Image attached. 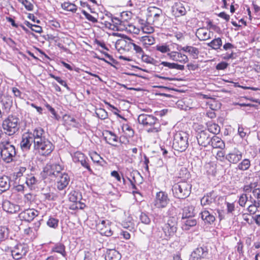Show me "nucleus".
<instances>
[{"label": "nucleus", "mask_w": 260, "mask_h": 260, "mask_svg": "<svg viewBox=\"0 0 260 260\" xmlns=\"http://www.w3.org/2000/svg\"><path fill=\"white\" fill-rule=\"evenodd\" d=\"M73 160L76 163H80L82 167L86 168L89 172H92V170L88 162V158L82 152H76L73 156Z\"/></svg>", "instance_id": "11"}, {"label": "nucleus", "mask_w": 260, "mask_h": 260, "mask_svg": "<svg viewBox=\"0 0 260 260\" xmlns=\"http://www.w3.org/2000/svg\"><path fill=\"white\" fill-rule=\"evenodd\" d=\"M37 215V214H35V212H20L18 217L21 220L30 222Z\"/></svg>", "instance_id": "27"}, {"label": "nucleus", "mask_w": 260, "mask_h": 260, "mask_svg": "<svg viewBox=\"0 0 260 260\" xmlns=\"http://www.w3.org/2000/svg\"><path fill=\"white\" fill-rule=\"evenodd\" d=\"M90 157L94 162L97 163L98 164H101V160L103 159L100 155L96 152H93L91 153Z\"/></svg>", "instance_id": "50"}, {"label": "nucleus", "mask_w": 260, "mask_h": 260, "mask_svg": "<svg viewBox=\"0 0 260 260\" xmlns=\"http://www.w3.org/2000/svg\"><path fill=\"white\" fill-rule=\"evenodd\" d=\"M9 230L6 226H0V242L6 239L8 237Z\"/></svg>", "instance_id": "40"}, {"label": "nucleus", "mask_w": 260, "mask_h": 260, "mask_svg": "<svg viewBox=\"0 0 260 260\" xmlns=\"http://www.w3.org/2000/svg\"><path fill=\"white\" fill-rule=\"evenodd\" d=\"M121 225L123 228L129 230V231H131V229L133 228V223L130 221H128V222L122 221Z\"/></svg>", "instance_id": "61"}, {"label": "nucleus", "mask_w": 260, "mask_h": 260, "mask_svg": "<svg viewBox=\"0 0 260 260\" xmlns=\"http://www.w3.org/2000/svg\"><path fill=\"white\" fill-rule=\"evenodd\" d=\"M70 181V178L68 174L63 173L56 177V186L58 189L61 190L67 187Z\"/></svg>", "instance_id": "13"}, {"label": "nucleus", "mask_w": 260, "mask_h": 260, "mask_svg": "<svg viewBox=\"0 0 260 260\" xmlns=\"http://www.w3.org/2000/svg\"><path fill=\"white\" fill-rule=\"evenodd\" d=\"M210 30L205 27L198 28L196 32V36L200 41H206L211 38Z\"/></svg>", "instance_id": "17"}, {"label": "nucleus", "mask_w": 260, "mask_h": 260, "mask_svg": "<svg viewBox=\"0 0 260 260\" xmlns=\"http://www.w3.org/2000/svg\"><path fill=\"white\" fill-rule=\"evenodd\" d=\"M124 30L126 31L127 32L134 34H139L140 32V29L136 27L135 25L132 24H129L128 22L126 21L125 24V26L124 27Z\"/></svg>", "instance_id": "31"}, {"label": "nucleus", "mask_w": 260, "mask_h": 260, "mask_svg": "<svg viewBox=\"0 0 260 260\" xmlns=\"http://www.w3.org/2000/svg\"><path fill=\"white\" fill-rule=\"evenodd\" d=\"M85 207V205L83 203H81L80 202L77 201L72 203L70 205V209L71 210H83Z\"/></svg>", "instance_id": "43"}, {"label": "nucleus", "mask_w": 260, "mask_h": 260, "mask_svg": "<svg viewBox=\"0 0 260 260\" xmlns=\"http://www.w3.org/2000/svg\"><path fill=\"white\" fill-rule=\"evenodd\" d=\"M218 16L222 19H224V20H226V21H229L230 19V15H228L224 12H220V13H219L218 14Z\"/></svg>", "instance_id": "64"}, {"label": "nucleus", "mask_w": 260, "mask_h": 260, "mask_svg": "<svg viewBox=\"0 0 260 260\" xmlns=\"http://www.w3.org/2000/svg\"><path fill=\"white\" fill-rule=\"evenodd\" d=\"M109 20H105L102 22L105 27L112 30L118 31L124 30V27L125 26L126 21H122L116 17H108Z\"/></svg>", "instance_id": "7"}, {"label": "nucleus", "mask_w": 260, "mask_h": 260, "mask_svg": "<svg viewBox=\"0 0 260 260\" xmlns=\"http://www.w3.org/2000/svg\"><path fill=\"white\" fill-rule=\"evenodd\" d=\"M160 64L164 67H168L169 69H175L178 70L183 71L184 70V66L183 65L179 64L176 63H171L167 61H162Z\"/></svg>", "instance_id": "30"}, {"label": "nucleus", "mask_w": 260, "mask_h": 260, "mask_svg": "<svg viewBox=\"0 0 260 260\" xmlns=\"http://www.w3.org/2000/svg\"><path fill=\"white\" fill-rule=\"evenodd\" d=\"M18 2L21 3L28 11H32L34 8V5L27 0H18Z\"/></svg>", "instance_id": "46"}, {"label": "nucleus", "mask_w": 260, "mask_h": 260, "mask_svg": "<svg viewBox=\"0 0 260 260\" xmlns=\"http://www.w3.org/2000/svg\"><path fill=\"white\" fill-rule=\"evenodd\" d=\"M142 29L144 33L148 34L152 33L154 30V28L149 25H145L142 27Z\"/></svg>", "instance_id": "56"}, {"label": "nucleus", "mask_w": 260, "mask_h": 260, "mask_svg": "<svg viewBox=\"0 0 260 260\" xmlns=\"http://www.w3.org/2000/svg\"><path fill=\"white\" fill-rule=\"evenodd\" d=\"M44 198L48 200H54L57 196L53 192H49L46 193H43Z\"/></svg>", "instance_id": "52"}, {"label": "nucleus", "mask_w": 260, "mask_h": 260, "mask_svg": "<svg viewBox=\"0 0 260 260\" xmlns=\"http://www.w3.org/2000/svg\"><path fill=\"white\" fill-rule=\"evenodd\" d=\"M200 214L202 219L205 222L211 224L215 221V216L212 214H211L210 212H201Z\"/></svg>", "instance_id": "29"}, {"label": "nucleus", "mask_w": 260, "mask_h": 260, "mask_svg": "<svg viewBox=\"0 0 260 260\" xmlns=\"http://www.w3.org/2000/svg\"><path fill=\"white\" fill-rule=\"evenodd\" d=\"M208 131L209 133H211L213 134H218L220 132V126L215 123H208L207 124Z\"/></svg>", "instance_id": "34"}, {"label": "nucleus", "mask_w": 260, "mask_h": 260, "mask_svg": "<svg viewBox=\"0 0 260 260\" xmlns=\"http://www.w3.org/2000/svg\"><path fill=\"white\" fill-rule=\"evenodd\" d=\"M28 250V248L26 244H18L11 250V254L14 259L18 260L26 254Z\"/></svg>", "instance_id": "9"}, {"label": "nucleus", "mask_w": 260, "mask_h": 260, "mask_svg": "<svg viewBox=\"0 0 260 260\" xmlns=\"http://www.w3.org/2000/svg\"><path fill=\"white\" fill-rule=\"evenodd\" d=\"M191 185L187 181H181L175 184L172 187L174 197L184 199L189 196L191 192Z\"/></svg>", "instance_id": "4"}, {"label": "nucleus", "mask_w": 260, "mask_h": 260, "mask_svg": "<svg viewBox=\"0 0 260 260\" xmlns=\"http://www.w3.org/2000/svg\"><path fill=\"white\" fill-rule=\"evenodd\" d=\"M222 42L220 38L214 39L210 43L207 44L209 47H210L213 49L217 50L222 46Z\"/></svg>", "instance_id": "32"}, {"label": "nucleus", "mask_w": 260, "mask_h": 260, "mask_svg": "<svg viewBox=\"0 0 260 260\" xmlns=\"http://www.w3.org/2000/svg\"><path fill=\"white\" fill-rule=\"evenodd\" d=\"M212 202V198L209 196H205L201 199V204L203 206L208 205Z\"/></svg>", "instance_id": "47"}, {"label": "nucleus", "mask_w": 260, "mask_h": 260, "mask_svg": "<svg viewBox=\"0 0 260 260\" xmlns=\"http://www.w3.org/2000/svg\"><path fill=\"white\" fill-rule=\"evenodd\" d=\"M167 239H168L173 236L176 232L177 227L174 226V224H170L169 221L163 228Z\"/></svg>", "instance_id": "20"}, {"label": "nucleus", "mask_w": 260, "mask_h": 260, "mask_svg": "<svg viewBox=\"0 0 260 260\" xmlns=\"http://www.w3.org/2000/svg\"><path fill=\"white\" fill-rule=\"evenodd\" d=\"M242 158V153L237 148L234 149L229 153L225 156V159L229 161L230 163L236 164Z\"/></svg>", "instance_id": "14"}, {"label": "nucleus", "mask_w": 260, "mask_h": 260, "mask_svg": "<svg viewBox=\"0 0 260 260\" xmlns=\"http://www.w3.org/2000/svg\"><path fill=\"white\" fill-rule=\"evenodd\" d=\"M58 220L53 218H50L47 221L48 226L51 228H56L58 225Z\"/></svg>", "instance_id": "54"}, {"label": "nucleus", "mask_w": 260, "mask_h": 260, "mask_svg": "<svg viewBox=\"0 0 260 260\" xmlns=\"http://www.w3.org/2000/svg\"><path fill=\"white\" fill-rule=\"evenodd\" d=\"M173 12L175 13V15L178 17L185 15L186 10L182 4L177 3L173 7Z\"/></svg>", "instance_id": "24"}, {"label": "nucleus", "mask_w": 260, "mask_h": 260, "mask_svg": "<svg viewBox=\"0 0 260 260\" xmlns=\"http://www.w3.org/2000/svg\"><path fill=\"white\" fill-rule=\"evenodd\" d=\"M34 148L40 155L47 156L52 152L54 146L48 139L45 138L34 144Z\"/></svg>", "instance_id": "6"}, {"label": "nucleus", "mask_w": 260, "mask_h": 260, "mask_svg": "<svg viewBox=\"0 0 260 260\" xmlns=\"http://www.w3.org/2000/svg\"><path fill=\"white\" fill-rule=\"evenodd\" d=\"M224 153L222 151H218L217 153L216 158L220 161H223L225 158Z\"/></svg>", "instance_id": "63"}, {"label": "nucleus", "mask_w": 260, "mask_h": 260, "mask_svg": "<svg viewBox=\"0 0 260 260\" xmlns=\"http://www.w3.org/2000/svg\"><path fill=\"white\" fill-rule=\"evenodd\" d=\"M140 41L145 45H151L155 42V39L151 35L142 36Z\"/></svg>", "instance_id": "35"}, {"label": "nucleus", "mask_w": 260, "mask_h": 260, "mask_svg": "<svg viewBox=\"0 0 260 260\" xmlns=\"http://www.w3.org/2000/svg\"><path fill=\"white\" fill-rule=\"evenodd\" d=\"M212 140L210 141V145L213 148L223 149L225 147V144L221 138L216 136L211 137Z\"/></svg>", "instance_id": "21"}, {"label": "nucleus", "mask_w": 260, "mask_h": 260, "mask_svg": "<svg viewBox=\"0 0 260 260\" xmlns=\"http://www.w3.org/2000/svg\"><path fill=\"white\" fill-rule=\"evenodd\" d=\"M152 10L151 11L152 14L153 15V17L155 20H158V18L162 14V11L156 7L152 8Z\"/></svg>", "instance_id": "49"}, {"label": "nucleus", "mask_w": 260, "mask_h": 260, "mask_svg": "<svg viewBox=\"0 0 260 260\" xmlns=\"http://www.w3.org/2000/svg\"><path fill=\"white\" fill-rule=\"evenodd\" d=\"M10 186V180L7 176L0 178V191L4 192L9 189Z\"/></svg>", "instance_id": "26"}, {"label": "nucleus", "mask_w": 260, "mask_h": 260, "mask_svg": "<svg viewBox=\"0 0 260 260\" xmlns=\"http://www.w3.org/2000/svg\"><path fill=\"white\" fill-rule=\"evenodd\" d=\"M178 50H182L185 52L189 53L192 56L193 58H197L199 54V51L198 48L191 46H186L180 47V49L178 48Z\"/></svg>", "instance_id": "22"}, {"label": "nucleus", "mask_w": 260, "mask_h": 260, "mask_svg": "<svg viewBox=\"0 0 260 260\" xmlns=\"http://www.w3.org/2000/svg\"><path fill=\"white\" fill-rule=\"evenodd\" d=\"M250 166V161L249 159H244L240 162L238 166L237 169L241 171H246Z\"/></svg>", "instance_id": "36"}, {"label": "nucleus", "mask_w": 260, "mask_h": 260, "mask_svg": "<svg viewBox=\"0 0 260 260\" xmlns=\"http://www.w3.org/2000/svg\"><path fill=\"white\" fill-rule=\"evenodd\" d=\"M82 13L88 20L93 23H96L98 22V20L96 18L92 16L91 15L87 13L85 10H82Z\"/></svg>", "instance_id": "51"}, {"label": "nucleus", "mask_w": 260, "mask_h": 260, "mask_svg": "<svg viewBox=\"0 0 260 260\" xmlns=\"http://www.w3.org/2000/svg\"><path fill=\"white\" fill-rule=\"evenodd\" d=\"M228 66V63L225 62H221L217 64L216 69L218 70H222L225 69Z\"/></svg>", "instance_id": "62"}, {"label": "nucleus", "mask_w": 260, "mask_h": 260, "mask_svg": "<svg viewBox=\"0 0 260 260\" xmlns=\"http://www.w3.org/2000/svg\"><path fill=\"white\" fill-rule=\"evenodd\" d=\"M63 170L62 167L58 164H53L48 166L44 169V172H46L49 176H54L55 178L62 174L61 171Z\"/></svg>", "instance_id": "15"}, {"label": "nucleus", "mask_w": 260, "mask_h": 260, "mask_svg": "<svg viewBox=\"0 0 260 260\" xmlns=\"http://www.w3.org/2000/svg\"><path fill=\"white\" fill-rule=\"evenodd\" d=\"M99 230L100 231V234L102 235L109 237L111 236L113 234L111 228L109 226H105V228H101Z\"/></svg>", "instance_id": "44"}, {"label": "nucleus", "mask_w": 260, "mask_h": 260, "mask_svg": "<svg viewBox=\"0 0 260 260\" xmlns=\"http://www.w3.org/2000/svg\"><path fill=\"white\" fill-rule=\"evenodd\" d=\"M127 40L128 41H126L124 40H118V44H121V45L123 46L124 48L126 47V44H127V47L128 48H132V47H133V49L136 51V52L137 53L139 54H142L143 53V50L141 48V47L138 46L136 44L132 42V39L127 38ZM126 49L125 48H124Z\"/></svg>", "instance_id": "16"}, {"label": "nucleus", "mask_w": 260, "mask_h": 260, "mask_svg": "<svg viewBox=\"0 0 260 260\" xmlns=\"http://www.w3.org/2000/svg\"><path fill=\"white\" fill-rule=\"evenodd\" d=\"M69 199V200L73 203L79 201L81 199V194L78 191L73 190L70 193Z\"/></svg>", "instance_id": "39"}, {"label": "nucleus", "mask_w": 260, "mask_h": 260, "mask_svg": "<svg viewBox=\"0 0 260 260\" xmlns=\"http://www.w3.org/2000/svg\"><path fill=\"white\" fill-rule=\"evenodd\" d=\"M140 219L142 223L148 224L151 221L152 216L150 212H141Z\"/></svg>", "instance_id": "37"}, {"label": "nucleus", "mask_w": 260, "mask_h": 260, "mask_svg": "<svg viewBox=\"0 0 260 260\" xmlns=\"http://www.w3.org/2000/svg\"><path fill=\"white\" fill-rule=\"evenodd\" d=\"M257 182H250L249 184L244 185L243 190L246 192H251L257 187Z\"/></svg>", "instance_id": "45"}, {"label": "nucleus", "mask_w": 260, "mask_h": 260, "mask_svg": "<svg viewBox=\"0 0 260 260\" xmlns=\"http://www.w3.org/2000/svg\"><path fill=\"white\" fill-rule=\"evenodd\" d=\"M52 251L61 254L62 256L66 257L67 252L66 251V247L62 243H58L53 247Z\"/></svg>", "instance_id": "28"}, {"label": "nucleus", "mask_w": 260, "mask_h": 260, "mask_svg": "<svg viewBox=\"0 0 260 260\" xmlns=\"http://www.w3.org/2000/svg\"><path fill=\"white\" fill-rule=\"evenodd\" d=\"M32 142L34 141L28 133L24 134L22 136L20 143L21 148L23 151H27L30 149Z\"/></svg>", "instance_id": "19"}, {"label": "nucleus", "mask_w": 260, "mask_h": 260, "mask_svg": "<svg viewBox=\"0 0 260 260\" xmlns=\"http://www.w3.org/2000/svg\"><path fill=\"white\" fill-rule=\"evenodd\" d=\"M44 131L40 127L37 128L33 131V133H28L30 137H31L34 144L41 141L43 139H45L44 135Z\"/></svg>", "instance_id": "18"}, {"label": "nucleus", "mask_w": 260, "mask_h": 260, "mask_svg": "<svg viewBox=\"0 0 260 260\" xmlns=\"http://www.w3.org/2000/svg\"><path fill=\"white\" fill-rule=\"evenodd\" d=\"M189 134L185 132H177L174 137L173 148L179 152H184L188 147Z\"/></svg>", "instance_id": "3"}, {"label": "nucleus", "mask_w": 260, "mask_h": 260, "mask_svg": "<svg viewBox=\"0 0 260 260\" xmlns=\"http://www.w3.org/2000/svg\"><path fill=\"white\" fill-rule=\"evenodd\" d=\"M177 60L178 62L185 63L188 61V58L187 55L182 54L180 52H178L177 54Z\"/></svg>", "instance_id": "48"}, {"label": "nucleus", "mask_w": 260, "mask_h": 260, "mask_svg": "<svg viewBox=\"0 0 260 260\" xmlns=\"http://www.w3.org/2000/svg\"><path fill=\"white\" fill-rule=\"evenodd\" d=\"M25 182L27 185L31 189L34 188V185L37 182V179L32 176H30L28 178H26Z\"/></svg>", "instance_id": "42"}, {"label": "nucleus", "mask_w": 260, "mask_h": 260, "mask_svg": "<svg viewBox=\"0 0 260 260\" xmlns=\"http://www.w3.org/2000/svg\"><path fill=\"white\" fill-rule=\"evenodd\" d=\"M193 216L194 212H183L182 214V218L183 220H185L187 219L192 218Z\"/></svg>", "instance_id": "59"}, {"label": "nucleus", "mask_w": 260, "mask_h": 260, "mask_svg": "<svg viewBox=\"0 0 260 260\" xmlns=\"http://www.w3.org/2000/svg\"><path fill=\"white\" fill-rule=\"evenodd\" d=\"M19 119L16 116L9 115L5 118L2 124V127L5 133L8 136H12L19 129Z\"/></svg>", "instance_id": "2"}, {"label": "nucleus", "mask_w": 260, "mask_h": 260, "mask_svg": "<svg viewBox=\"0 0 260 260\" xmlns=\"http://www.w3.org/2000/svg\"><path fill=\"white\" fill-rule=\"evenodd\" d=\"M121 254L115 249H108L105 255L106 260H120Z\"/></svg>", "instance_id": "23"}, {"label": "nucleus", "mask_w": 260, "mask_h": 260, "mask_svg": "<svg viewBox=\"0 0 260 260\" xmlns=\"http://www.w3.org/2000/svg\"><path fill=\"white\" fill-rule=\"evenodd\" d=\"M154 48L156 51H159L162 53H167L168 54L171 51L169 45H168L167 43L157 44L155 46Z\"/></svg>", "instance_id": "33"}, {"label": "nucleus", "mask_w": 260, "mask_h": 260, "mask_svg": "<svg viewBox=\"0 0 260 260\" xmlns=\"http://www.w3.org/2000/svg\"><path fill=\"white\" fill-rule=\"evenodd\" d=\"M0 150L2 159L7 163L11 162L16 155L15 147L8 141L0 143Z\"/></svg>", "instance_id": "5"}, {"label": "nucleus", "mask_w": 260, "mask_h": 260, "mask_svg": "<svg viewBox=\"0 0 260 260\" xmlns=\"http://www.w3.org/2000/svg\"><path fill=\"white\" fill-rule=\"evenodd\" d=\"M61 8L65 10L73 12H76L77 10L76 6L70 2H64L61 4Z\"/></svg>", "instance_id": "38"}, {"label": "nucleus", "mask_w": 260, "mask_h": 260, "mask_svg": "<svg viewBox=\"0 0 260 260\" xmlns=\"http://www.w3.org/2000/svg\"><path fill=\"white\" fill-rule=\"evenodd\" d=\"M138 122L147 128L148 133H157L160 131L159 120L154 116L149 114H141L138 118Z\"/></svg>", "instance_id": "1"}, {"label": "nucleus", "mask_w": 260, "mask_h": 260, "mask_svg": "<svg viewBox=\"0 0 260 260\" xmlns=\"http://www.w3.org/2000/svg\"><path fill=\"white\" fill-rule=\"evenodd\" d=\"M252 194L253 197L257 199L258 202H260V188H255L252 190Z\"/></svg>", "instance_id": "60"}, {"label": "nucleus", "mask_w": 260, "mask_h": 260, "mask_svg": "<svg viewBox=\"0 0 260 260\" xmlns=\"http://www.w3.org/2000/svg\"><path fill=\"white\" fill-rule=\"evenodd\" d=\"M105 139L107 143L113 146H116L115 143L118 142V137L110 131L106 132Z\"/></svg>", "instance_id": "25"}, {"label": "nucleus", "mask_w": 260, "mask_h": 260, "mask_svg": "<svg viewBox=\"0 0 260 260\" xmlns=\"http://www.w3.org/2000/svg\"><path fill=\"white\" fill-rule=\"evenodd\" d=\"M169 202L168 195L165 192L159 191L156 193L154 205L158 209L166 207Z\"/></svg>", "instance_id": "10"}, {"label": "nucleus", "mask_w": 260, "mask_h": 260, "mask_svg": "<svg viewBox=\"0 0 260 260\" xmlns=\"http://www.w3.org/2000/svg\"><path fill=\"white\" fill-rule=\"evenodd\" d=\"M26 171V168L25 167H20L18 170V171L17 172H15L14 173V175L15 176H16V178L15 179H17L18 178H19L20 177H21L23 173L25 172Z\"/></svg>", "instance_id": "55"}, {"label": "nucleus", "mask_w": 260, "mask_h": 260, "mask_svg": "<svg viewBox=\"0 0 260 260\" xmlns=\"http://www.w3.org/2000/svg\"><path fill=\"white\" fill-rule=\"evenodd\" d=\"M196 137L198 143L200 146L206 147L210 145V141L212 140L210 134L206 129H198L196 131Z\"/></svg>", "instance_id": "8"}, {"label": "nucleus", "mask_w": 260, "mask_h": 260, "mask_svg": "<svg viewBox=\"0 0 260 260\" xmlns=\"http://www.w3.org/2000/svg\"><path fill=\"white\" fill-rule=\"evenodd\" d=\"M208 254L206 247H199L196 248L190 255L191 260H201L207 257Z\"/></svg>", "instance_id": "12"}, {"label": "nucleus", "mask_w": 260, "mask_h": 260, "mask_svg": "<svg viewBox=\"0 0 260 260\" xmlns=\"http://www.w3.org/2000/svg\"><path fill=\"white\" fill-rule=\"evenodd\" d=\"M95 114L101 119H105L108 117V113L103 108L97 109L95 111Z\"/></svg>", "instance_id": "41"}, {"label": "nucleus", "mask_w": 260, "mask_h": 260, "mask_svg": "<svg viewBox=\"0 0 260 260\" xmlns=\"http://www.w3.org/2000/svg\"><path fill=\"white\" fill-rule=\"evenodd\" d=\"M177 54L178 52L177 51H171L169 52L167 55L172 60L178 62L177 60Z\"/></svg>", "instance_id": "57"}, {"label": "nucleus", "mask_w": 260, "mask_h": 260, "mask_svg": "<svg viewBox=\"0 0 260 260\" xmlns=\"http://www.w3.org/2000/svg\"><path fill=\"white\" fill-rule=\"evenodd\" d=\"M247 198L246 195L245 194H242L240 196L239 200V205L242 207L244 206L247 202Z\"/></svg>", "instance_id": "58"}, {"label": "nucleus", "mask_w": 260, "mask_h": 260, "mask_svg": "<svg viewBox=\"0 0 260 260\" xmlns=\"http://www.w3.org/2000/svg\"><path fill=\"white\" fill-rule=\"evenodd\" d=\"M183 222L186 226H193L196 225L197 220L194 218L187 219L186 220H183Z\"/></svg>", "instance_id": "53"}]
</instances>
